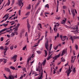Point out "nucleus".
Here are the masks:
<instances>
[{
    "label": "nucleus",
    "mask_w": 79,
    "mask_h": 79,
    "mask_svg": "<svg viewBox=\"0 0 79 79\" xmlns=\"http://www.w3.org/2000/svg\"><path fill=\"white\" fill-rule=\"evenodd\" d=\"M39 71L40 73V77L38 78V79H42V78H43V76H42V75H43V70L42 68H40L39 70Z\"/></svg>",
    "instance_id": "nucleus-1"
},
{
    "label": "nucleus",
    "mask_w": 79,
    "mask_h": 79,
    "mask_svg": "<svg viewBox=\"0 0 79 79\" xmlns=\"http://www.w3.org/2000/svg\"><path fill=\"white\" fill-rule=\"evenodd\" d=\"M79 39V36H71L69 39L70 40H71L72 41V43H73L74 39Z\"/></svg>",
    "instance_id": "nucleus-2"
},
{
    "label": "nucleus",
    "mask_w": 79,
    "mask_h": 79,
    "mask_svg": "<svg viewBox=\"0 0 79 79\" xmlns=\"http://www.w3.org/2000/svg\"><path fill=\"white\" fill-rule=\"evenodd\" d=\"M10 29V28H4V29H3L1 30L0 31V36L2 35V34H5L6 33V32H5L4 33H2V32H4V31H6V30H8Z\"/></svg>",
    "instance_id": "nucleus-3"
},
{
    "label": "nucleus",
    "mask_w": 79,
    "mask_h": 79,
    "mask_svg": "<svg viewBox=\"0 0 79 79\" xmlns=\"http://www.w3.org/2000/svg\"><path fill=\"white\" fill-rule=\"evenodd\" d=\"M27 27L28 29V31L29 32V31H30L29 29L31 28V25H30V24H29V19L27 20Z\"/></svg>",
    "instance_id": "nucleus-4"
},
{
    "label": "nucleus",
    "mask_w": 79,
    "mask_h": 79,
    "mask_svg": "<svg viewBox=\"0 0 79 79\" xmlns=\"http://www.w3.org/2000/svg\"><path fill=\"white\" fill-rule=\"evenodd\" d=\"M21 5H22L21 6L20 8V9H21L22 7H23V2L22 1V0H19V6H21Z\"/></svg>",
    "instance_id": "nucleus-5"
},
{
    "label": "nucleus",
    "mask_w": 79,
    "mask_h": 79,
    "mask_svg": "<svg viewBox=\"0 0 79 79\" xmlns=\"http://www.w3.org/2000/svg\"><path fill=\"white\" fill-rule=\"evenodd\" d=\"M67 53V48H66L65 49H64L62 53L61 56H63L64 54Z\"/></svg>",
    "instance_id": "nucleus-6"
},
{
    "label": "nucleus",
    "mask_w": 79,
    "mask_h": 79,
    "mask_svg": "<svg viewBox=\"0 0 79 79\" xmlns=\"http://www.w3.org/2000/svg\"><path fill=\"white\" fill-rule=\"evenodd\" d=\"M17 58V55H15L11 58V60H14V62H15L16 61V58Z\"/></svg>",
    "instance_id": "nucleus-7"
},
{
    "label": "nucleus",
    "mask_w": 79,
    "mask_h": 79,
    "mask_svg": "<svg viewBox=\"0 0 79 79\" xmlns=\"http://www.w3.org/2000/svg\"><path fill=\"white\" fill-rule=\"evenodd\" d=\"M60 56V54H59L53 57L52 58L54 60H57V58H59Z\"/></svg>",
    "instance_id": "nucleus-8"
},
{
    "label": "nucleus",
    "mask_w": 79,
    "mask_h": 79,
    "mask_svg": "<svg viewBox=\"0 0 79 79\" xmlns=\"http://www.w3.org/2000/svg\"><path fill=\"white\" fill-rule=\"evenodd\" d=\"M4 70H5V71H7L8 72H9V73H11V70H10V69H9V68H5L4 69Z\"/></svg>",
    "instance_id": "nucleus-9"
},
{
    "label": "nucleus",
    "mask_w": 79,
    "mask_h": 79,
    "mask_svg": "<svg viewBox=\"0 0 79 79\" xmlns=\"http://www.w3.org/2000/svg\"><path fill=\"white\" fill-rule=\"evenodd\" d=\"M48 42L47 41L45 44V47L47 50H48Z\"/></svg>",
    "instance_id": "nucleus-10"
},
{
    "label": "nucleus",
    "mask_w": 79,
    "mask_h": 79,
    "mask_svg": "<svg viewBox=\"0 0 79 79\" xmlns=\"http://www.w3.org/2000/svg\"><path fill=\"white\" fill-rule=\"evenodd\" d=\"M35 54L33 53L32 54L30 58H29L28 60V61H30V60H31V59L34 57V56H35Z\"/></svg>",
    "instance_id": "nucleus-11"
},
{
    "label": "nucleus",
    "mask_w": 79,
    "mask_h": 79,
    "mask_svg": "<svg viewBox=\"0 0 79 79\" xmlns=\"http://www.w3.org/2000/svg\"><path fill=\"white\" fill-rule=\"evenodd\" d=\"M76 29L77 30V31H74V34H78L79 33V30H78V27H76Z\"/></svg>",
    "instance_id": "nucleus-12"
},
{
    "label": "nucleus",
    "mask_w": 79,
    "mask_h": 79,
    "mask_svg": "<svg viewBox=\"0 0 79 79\" xmlns=\"http://www.w3.org/2000/svg\"><path fill=\"white\" fill-rule=\"evenodd\" d=\"M74 59V56H72L71 57V63H74V60H76V58H75L74 59V60L73 61V59Z\"/></svg>",
    "instance_id": "nucleus-13"
},
{
    "label": "nucleus",
    "mask_w": 79,
    "mask_h": 79,
    "mask_svg": "<svg viewBox=\"0 0 79 79\" xmlns=\"http://www.w3.org/2000/svg\"><path fill=\"white\" fill-rule=\"evenodd\" d=\"M67 37V36H63L62 37V39L61 40L62 41H64V40H66Z\"/></svg>",
    "instance_id": "nucleus-14"
},
{
    "label": "nucleus",
    "mask_w": 79,
    "mask_h": 79,
    "mask_svg": "<svg viewBox=\"0 0 79 79\" xmlns=\"http://www.w3.org/2000/svg\"><path fill=\"white\" fill-rule=\"evenodd\" d=\"M59 25H60V24H58V25L55 24L54 25V31L55 32V31H56V27L59 26Z\"/></svg>",
    "instance_id": "nucleus-15"
},
{
    "label": "nucleus",
    "mask_w": 79,
    "mask_h": 79,
    "mask_svg": "<svg viewBox=\"0 0 79 79\" xmlns=\"http://www.w3.org/2000/svg\"><path fill=\"white\" fill-rule=\"evenodd\" d=\"M8 49H9V48H8L6 46H5L4 50L6 52H7V50H8Z\"/></svg>",
    "instance_id": "nucleus-16"
},
{
    "label": "nucleus",
    "mask_w": 79,
    "mask_h": 79,
    "mask_svg": "<svg viewBox=\"0 0 79 79\" xmlns=\"http://www.w3.org/2000/svg\"><path fill=\"white\" fill-rule=\"evenodd\" d=\"M60 35V34H59V33H57V36H55V40H56V39L58 37H59V36Z\"/></svg>",
    "instance_id": "nucleus-17"
},
{
    "label": "nucleus",
    "mask_w": 79,
    "mask_h": 79,
    "mask_svg": "<svg viewBox=\"0 0 79 79\" xmlns=\"http://www.w3.org/2000/svg\"><path fill=\"white\" fill-rule=\"evenodd\" d=\"M3 63H6V62H7V59H5L4 58L3 59Z\"/></svg>",
    "instance_id": "nucleus-18"
},
{
    "label": "nucleus",
    "mask_w": 79,
    "mask_h": 79,
    "mask_svg": "<svg viewBox=\"0 0 79 79\" xmlns=\"http://www.w3.org/2000/svg\"><path fill=\"white\" fill-rule=\"evenodd\" d=\"M46 63V59H45V60L43 61V63H42L43 66H44L45 64Z\"/></svg>",
    "instance_id": "nucleus-19"
},
{
    "label": "nucleus",
    "mask_w": 79,
    "mask_h": 79,
    "mask_svg": "<svg viewBox=\"0 0 79 79\" xmlns=\"http://www.w3.org/2000/svg\"><path fill=\"white\" fill-rule=\"evenodd\" d=\"M10 4V0H8V2L7 3V5L9 6Z\"/></svg>",
    "instance_id": "nucleus-20"
},
{
    "label": "nucleus",
    "mask_w": 79,
    "mask_h": 79,
    "mask_svg": "<svg viewBox=\"0 0 79 79\" xmlns=\"http://www.w3.org/2000/svg\"><path fill=\"white\" fill-rule=\"evenodd\" d=\"M72 13L73 15V18H74V16H75V13L73 12H73H72Z\"/></svg>",
    "instance_id": "nucleus-21"
},
{
    "label": "nucleus",
    "mask_w": 79,
    "mask_h": 79,
    "mask_svg": "<svg viewBox=\"0 0 79 79\" xmlns=\"http://www.w3.org/2000/svg\"><path fill=\"white\" fill-rule=\"evenodd\" d=\"M75 47L76 48V50H78V46L76 44L75 45Z\"/></svg>",
    "instance_id": "nucleus-22"
},
{
    "label": "nucleus",
    "mask_w": 79,
    "mask_h": 79,
    "mask_svg": "<svg viewBox=\"0 0 79 79\" xmlns=\"http://www.w3.org/2000/svg\"><path fill=\"white\" fill-rule=\"evenodd\" d=\"M70 73H71V71H70V70L69 71V70H68V71L67 72V74L68 77V76H69V74H70Z\"/></svg>",
    "instance_id": "nucleus-23"
},
{
    "label": "nucleus",
    "mask_w": 79,
    "mask_h": 79,
    "mask_svg": "<svg viewBox=\"0 0 79 79\" xmlns=\"http://www.w3.org/2000/svg\"><path fill=\"white\" fill-rule=\"evenodd\" d=\"M10 68L11 69H13V70H15V68L13 66H11Z\"/></svg>",
    "instance_id": "nucleus-24"
},
{
    "label": "nucleus",
    "mask_w": 79,
    "mask_h": 79,
    "mask_svg": "<svg viewBox=\"0 0 79 79\" xmlns=\"http://www.w3.org/2000/svg\"><path fill=\"white\" fill-rule=\"evenodd\" d=\"M23 71L25 72V73H26V72H27V71H26V68H24L23 69Z\"/></svg>",
    "instance_id": "nucleus-25"
},
{
    "label": "nucleus",
    "mask_w": 79,
    "mask_h": 79,
    "mask_svg": "<svg viewBox=\"0 0 79 79\" xmlns=\"http://www.w3.org/2000/svg\"><path fill=\"white\" fill-rule=\"evenodd\" d=\"M15 0H12V4L11 5H13L15 3Z\"/></svg>",
    "instance_id": "nucleus-26"
},
{
    "label": "nucleus",
    "mask_w": 79,
    "mask_h": 79,
    "mask_svg": "<svg viewBox=\"0 0 79 79\" xmlns=\"http://www.w3.org/2000/svg\"><path fill=\"white\" fill-rule=\"evenodd\" d=\"M45 7L46 8H49V5L48 4H47L45 6Z\"/></svg>",
    "instance_id": "nucleus-27"
},
{
    "label": "nucleus",
    "mask_w": 79,
    "mask_h": 79,
    "mask_svg": "<svg viewBox=\"0 0 79 79\" xmlns=\"http://www.w3.org/2000/svg\"><path fill=\"white\" fill-rule=\"evenodd\" d=\"M72 3H73V7H74V6H75V2H74L73 1L72 2Z\"/></svg>",
    "instance_id": "nucleus-28"
},
{
    "label": "nucleus",
    "mask_w": 79,
    "mask_h": 79,
    "mask_svg": "<svg viewBox=\"0 0 79 79\" xmlns=\"http://www.w3.org/2000/svg\"><path fill=\"white\" fill-rule=\"evenodd\" d=\"M38 25H39V26H40V27L42 29V24L41 23H39L38 24Z\"/></svg>",
    "instance_id": "nucleus-29"
},
{
    "label": "nucleus",
    "mask_w": 79,
    "mask_h": 79,
    "mask_svg": "<svg viewBox=\"0 0 79 79\" xmlns=\"http://www.w3.org/2000/svg\"><path fill=\"white\" fill-rule=\"evenodd\" d=\"M13 47H14V46L13 45L11 46L10 47V49H11V50H13Z\"/></svg>",
    "instance_id": "nucleus-30"
},
{
    "label": "nucleus",
    "mask_w": 79,
    "mask_h": 79,
    "mask_svg": "<svg viewBox=\"0 0 79 79\" xmlns=\"http://www.w3.org/2000/svg\"><path fill=\"white\" fill-rule=\"evenodd\" d=\"M31 4H29L28 6V10H31Z\"/></svg>",
    "instance_id": "nucleus-31"
},
{
    "label": "nucleus",
    "mask_w": 79,
    "mask_h": 79,
    "mask_svg": "<svg viewBox=\"0 0 79 79\" xmlns=\"http://www.w3.org/2000/svg\"><path fill=\"white\" fill-rule=\"evenodd\" d=\"M64 18L65 19V20H63L62 22H64V23H66V18Z\"/></svg>",
    "instance_id": "nucleus-32"
},
{
    "label": "nucleus",
    "mask_w": 79,
    "mask_h": 79,
    "mask_svg": "<svg viewBox=\"0 0 79 79\" xmlns=\"http://www.w3.org/2000/svg\"><path fill=\"white\" fill-rule=\"evenodd\" d=\"M72 29H73V30H75L76 29V27H75L74 26H73L72 27H71Z\"/></svg>",
    "instance_id": "nucleus-33"
},
{
    "label": "nucleus",
    "mask_w": 79,
    "mask_h": 79,
    "mask_svg": "<svg viewBox=\"0 0 79 79\" xmlns=\"http://www.w3.org/2000/svg\"><path fill=\"white\" fill-rule=\"evenodd\" d=\"M44 15V10L42 11L41 14H40V16H43Z\"/></svg>",
    "instance_id": "nucleus-34"
},
{
    "label": "nucleus",
    "mask_w": 79,
    "mask_h": 79,
    "mask_svg": "<svg viewBox=\"0 0 79 79\" xmlns=\"http://www.w3.org/2000/svg\"><path fill=\"white\" fill-rule=\"evenodd\" d=\"M44 52H45V57H46L47 56V51L44 50Z\"/></svg>",
    "instance_id": "nucleus-35"
},
{
    "label": "nucleus",
    "mask_w": 79,
    "mask_h": 79,
    "mask_svg": "<svg viewBox=\"0 0 79 79\" xmlns=\"http://www.w3.org/2000/svg\"><path fill=\"white\" fill-rule=\"evenodd\" d=\"M10 41H8L7 43H6V44H5V45H8V44H10Z\"/></svg>",
    "instance_id": "nucleus-36"
},
{
    "label": "nucleus",
    "mask_w": 79,
    "mask_h": 79,
    "mask_svg": "<svg viewBox=\"0 0 79 79\" xmlns=\"http://www.w3.org/2000/svg\"><path fill=\"white\" fill-rule=\"evenodd\" d=\"M3 26H4V27H6V26H8V24H5V23H3Z\"/></svg>",
    "instance_id": "nucleus-37"
},
{
    "label": "nucleus",
    "mask_w": 79,
    "mask_h": 79,
    "mask_svg": "<svg viewBox=\"0 0 79 79\" xmlns=\"http://www.w3.org/2000/svg\"><path fill=\"white\" fill-rule=\"evenodd\" d=\"M3 39H4L3 37H1V42H2V41H3Z\"/></svg>",
    "instance_id": "nucleus-38"
},
{
    "label": "nucleus",
    "mask_w": 79,
    "mask_h": 79,
    "mask_svg": "<svg viewBox=\"0 0 79 79\" xmlns=\"http://www.w3.org/2000/svg\"><path fill=\"white\" fill-rule=\"evenodd\" d=\"M37 53L38 54H40V53H41V51H37Z\"/></svg>",
    "instance_id": "nucleus-39"
},
{
    "label": "nucleus",
    "mask_w": 79,
    "mask_h": 79,
    "mask_svg": "<svg viewBox=\"0 0 79 79\" xmlns=\"http://www.w3.org/2000/svg\"><path fill=\"white\" fill-rule=\"evenodd\" d=\"M30 14V12H27L26 14L25 15H26V16H27V15H29Z\"/></svg>",
    "instance_id": "nucleus-40"
},
{
    "label": "nucleus",
    "mask_w": 79,
    "mask_h": 79,
    "mask_svg": "<svg viewBox=\"0 0 79 79\" xmlns=\"http://www.w3.org/2000/svg\"><path fill=\"white\" fill-rule=\"evenodd\" d=\"M50 58H52V57H50V56H49L47 58L46 60H49Z\"/></svg>",
    "instance_id": "nucleus-41"
},
{
    "label": "nucleus",
    "mask_w": 79,
    "mask_h": 79,
    "mask_svg": "<svg viewBox=\"0 0 79 79\" xmlns=\"http://www.w3.org/2000/svg\"><path fill=\"white\" fill-rule=\"evenodd\" d=\"M40 2H41V1L40 0H38V3L37 4V5H39L40 4Z\"/></svg>",
    "instance_id": "nucleus-42"
},
{
    "label": "nucleus",
    "mask_w": 79,
    "mask_h": 79,
    "mask_svg": "<svg viewBox=\"0 0 79 79\" xmlns=\"http://www.w3.org/2000/svg\"><path fill=\"white\" fill-rule=\"evenodd\" d=\"M47 33H48V32L47 31H46L45 33V37H47Z\"/></svg>",
    "instance_id": "nucleus-43"
},
{
    "label": "nucleus",
    "mask_w": 79,
    "mask_h": 79,
    "mask_svg": "<svg viewBox=\"0 0 79 79\" xmlns=\"http://www.w3.org/2000/svg\"><path fill=\"white\" fill-rule=\"evenodd\" d=\"M44 37V36H42L41 37V39L40 40H42L43 39V38Z\"/></svg>",
    "instance_id": "nucleus-44"
},
{
    "label": "nucleus",
    "mask_w": 79,
    "mask_h": 79,
    "mask_svg": "<svg viewBox=\"0 0 79 79\" xmlns=\"http://www.w3.org/2000/svg\"><path fill=\"white\" fill-rule=\"evenodd\" d=\"M11 37H13L15 35V33H12L11 34Z\"/></svg>",
    "instance_id": "nucleus-45"
},
{
    "label": "nucleus",
    "mask_w": 79,
    "mask_h": 79,
    "mask_svg": "<svg viewBox=\"0 0 79 79\" xmlns=\"http://www.w3.org/2000/svg\"><path fill=\"white\" fill-rule=\"evenodd\" d=\"M26 48V46H25L24 47H23V50H24Z\"/></svg>",
    "instance_id": "nucleus-46"
},
{
    "label": "nucleus",
    "mask_w": 79,
    "mask_h": 79,
    "mask_svg": "<svg viewBox=\"0 0 79 79\" xmlns=\"http://www.w3.org/2000/svg\"><path fill=\"white\" fill-rule=\"evenodd\" d=\"M23 36V33H20V37H21Z\"/></svg>",
    "instance_id": "nucleus-47"
},
{
    "label": "nucleus",
    "mask_w": 79,
    "mask_h": 79,
    "mask_svg": "<svg viewBox=\"0 0 79 79\" xmlns=\"http://www.w3.org/2000/svg\"><path fill=\"white\" fill-rule=\"evenodd\" d=\"M58 45H57L56 46V47L54 48L55 50H57V48H58Z\"/></svg>",
    "instance_id": "nucleus-48"
},
{
    "label": "nucleus",
    "mask_w": 79,
    "mask_h": 79,
    "mask_svg": "<svg viewBox=\"0 0 79 79\" xmlns=\"http://www.w3.org/2000/svg\"><path fill=\"white\" fill-rule=\"evenodd\" d=\"M58 6L57 5L56 12H58Z\"/></svg>",
    "instance_id": "nucleus-49"
},
{
    "label": "nucleus",
    "mask_w": 79,
    "mask_h": 79,
    "mask_svg": "<svg viewBox=\"0 0 79 79\" xmlns=\"http://www.w3.org/2000/svg\"><path fill=\"white\" fill-rule=\"evenodd\" d=\"M73 72L74 73L76 72V69H75V68H74L73 69Z\"/></svg>",
    "instance_id": "nucleus-50"
},
{
    "label": "nucleus",
    "mask_w": 79,
    "mask_h": 79,
    "mask_svg": "<svg viewBox=\"0 0 79 79\" xmlns=\"http://www.w3.org/2000/svg\"><path fill=\"white\" fill-rule=\"evenodd\" d=\"M28 35H27V32H26L25 34V37H27Z\"/></svg>",
    "instance_id": "nucleus-51"
},
{
    "label": "nucleus",
    "mask_w": 79,
    "mask_h": 79,
    "mask_svg": "<svg viewBox=\"0 0 79 79\" xmlns=\"http://www.w3.org/2000/svg\"><path fill=\"white\" fill-rule=\"evenodd\" d=\"M3 49V46H1L0 47V50H2Z\"/></svg>",
    "instance_id": "nucleus-52"
},
{
    "label": "nucleus",
    "mask_w": 79,
    "mask_h": 79,
    "mask_svg": "<svg viewBox=\"0 0 79 79\" xmlns=\"http://www.w3.org/2000/svg\"><path fill=\"white\" fill-rule=\"evenodd\" d=\"M64 26L65 27H66V28H69V26H67V25H64Z\"/></svg>",
    "instance_id": "nucleus-53"
},
{
    "label": "nucleus",
    "mask_w": 79,
    "mask_h": 79,
    "mask_svg": "<svg viewBox=\"0 0 79 79\" xmlns=\"http://www.w3.org/2000/svg\"><path fill=\"white\" fill-rule=\"evenodd\" d=\"M70 71V72H72V70H71V68H70V66L69 67V71Z\"/></svg>",
    "instance_id": "nucleus-54"
},
{
    "label": "nucleus",
    "mask_w": 79,
    "mask_h": 79,
    "mask_svg": "<svg viewBox=\"0 0 79 79\" xmlns=\"http://www.w3.org/2000/svg\"><path fill=\"white\" fill-rule=\"evenodd\" d=\"M61 61L62 62H64V61H65V59H63L61 60Z\"/></svg>",
    "instance_id": "nucleus-55"
},
{
    "label": "nucleus",
    "mask_w": 79,
    "mask_h": 79,
    "mask_svg": "<svg viewBox=\"0 0 79 79\" xmlns=\"http://www.w3.org/2000/svg\"><path fill=\"white\" fill-rule=\"evenodd\" d=\"M60 17H57V18H56V19H58V20H59V19H60Z\"/></svg>",
    "instance_id": "nucleus-56"
},
{
    "label": "nucleus",
    "mask_w": 79,
    "mask_h": 79,
    "mask_svg": "<svg viewBox=\"0 0 79 79\" xmlns=\"http://www.w3.org/2000/svg\"><path fill=\"white\" fill-rule=\"evenodd\" d=\"M63 69V67H62L61 68H60V70H59V71L60 72H60H61V70H62V69Z\"/></svg>",
    "instance_id": "nucleus-57"
},
{
    "label": "nucleus",
    "mask_w": 79,
    "mask_h": 79,
    "mask_svg": "<svg viewBox=\"0 0 79 79\" xmlns=\"http://www.w3.org/2000/svg\"><path fill=\"white\" fill-rule=\"evenodd\" d=\"M39 10L40 11V8H39V9L37 10V13L39 12Z\"/></svg>",
    "instance_id": "nucleus-58"
},
{
    "label": "nucleus",
    "mask_w": 79,
    "mask_h": 79,
    "mask_svg": "<svg viewBox=\"0 0 79 79\" xmlns=\"http://www.w3.org/2000/svg\"><path fill=\"white\" fill-rule=\"evenodd\" d=\"M16 19V17H14V18L11 19V20H13V19Z\"/></svg>",
    "instance_id": "nucleus-59"
},
{
    "label": "nucleus",
    "mask_w": 79,
    "mask_h": 79,
    "mask_svg": "<svg viewBox=\"0 0 79 79\" xmlns=\"http://www.w3.org/2000/svg\"><path fill=\"white\" fill-rule=\"evenodd\" d=\"M10 32V30H6V32Z\"/></svg>",
    "instance_id": "nucleus-60"
},
{
    "label": "nucleus",
    "mask_w": 79,
    "mask_h": 79,
    "mask_svg": "<svg viewBox=\"0 0 79 79\" xmlns=\"http://www.w3.org/2000/svg\"><path fill=\"white\" fill-rule=\"evenodd\" d=\"M23 78V76L22 75L20 77V79H22Z\"/></svg>",
    "instance_id": "nucleus-61"
},
{
    "label": "nucleus",
    "mask_w": 79,
    "mask_h": 79,
    "mask_svg": "<svg viewBox=\"0 0 79 79\" xmlns=\"http://www.w3.org/2000/svg\"><path fill=\"white\" fill-rule=\"evenodd\" d=\"M3 61V59H0V63H1V62H2Z\"/></svg>",
    "instance_id": "nucleus-62"
},
{
    "label": "nucleus",
    "mask_w": 79,
    "mask_h": 79,
    "mask_svg": "<svg viewBox=\"0 0 79 79\" xmlns=\"http://www.w3.org/2000/svg\"><path fill=\"white\" fill-rule=\"evenodd\" d=\"M29 60H28L27 61V64H29Z\"/></svg>",
    "instance_id": "nucleus-63"
},
{
    "label": "nucleus",
    "mask_w": 79,
    "mask_h": 79,
    "mask_svg": "<svg viewBox=\"0 0 79 79\" xmlns=\"http://www.w3.org/2000/svg\"><path fill=\"white\" fill-rule=\"evenodd\" d=\"M52 44L50 45V47L49 48H52Z\"/></svg>",
    "instance_id": "nucleus-64"
}]
</instances>
